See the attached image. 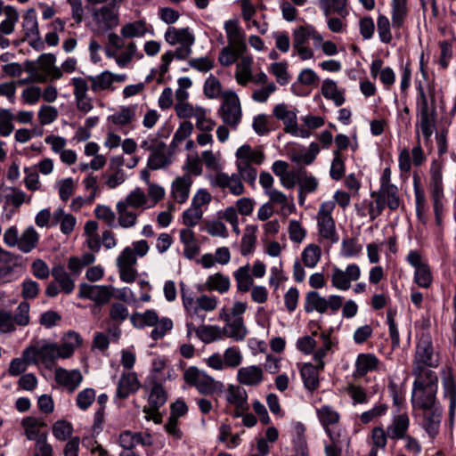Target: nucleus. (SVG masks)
<instances>
[{
  "instance_id": "obj_28",
  "label": "nucleus",
  "mask_w": 456,
  "mask_h": 456,
  "mask_svg": "<svg viewBox=\"0 0 456 456\" xmlns=\"http://www.w3.org/2000/svg\"><path fill=\"white\" fill-rule=\"evenodd\" d=\"M231 287L230 278L221 273L208 276L206 281L199 287L201 291H216L220 294L226 293Z\"/></svg>"
},
{
  "instance_id": "obj_24",
  "label": "nucleus",
  "mask_w": 456,
  "mask_h": 456,
  "mask_svg": "<svg viewBox=\"0 0 456 456\" xmlns=\"http://www.w3.org/2000/svg\"><path fill=\"white\" fill-rule=\"evenodd\" d=\"M120 34L126 39L142 38L147 34H151V26L145 19L129 21L121 27Z\"/></svg>"
},
{
  "instance_id": "obj_25",
  "label": "nucleus",
  "mask_w": 456,
  "mask_h": 456,
  "mask_svg": "<svg viewBox=\"0 0 456 456\" xmlns=\"http://www.w3.org/2000/svg\"><path fill=\"white\" fill-rule=\"evenodd\" d=\"M237 380L244 386L256 387L264 380V370L257 365L241 367L238 370Z\"/></svg>"
},
{
  "instance_id": "obj_51",
  "label": "nucleus",
  "mask_w": 456,
  "mask_h": 456,
  "mask_svg": "<svg viewBox=\"0 0 456 456\" xmlns=\"http://www.w3.org/2000/svg\"><path fill=\"white\" fill-rule=\"evenodd\" d=\"M347 2L348 0H319V6L326 17L331 12L346 17L348 14Z\"/></svg>"
},
{
  "instance_id": "obj_34",
  "label": "nucleus",
  "mask_w": 456,
  "mask_h": 456,
  "mask_svg": "<svg viewBox=\"0 0 456 456\" xmlns=\"http://www.w3.org/2000/svg\"><path fill=\"white\" fill-rule=\"evenodd\" d=\"M379 360L372 354H360L355 360L354 378H362L369 371L378 369Z\"/></svg>"
},
{
  "instance_id": "obj_60",
  "label": "nucleus",
  "mask_w": 456,
  "mask_h": 456,
  "mask_svg": "<svg viewBox=\"0 0 456 456\" xmlns=\"http://www.w3.org/2000/svg\"><path fill=\"white\" fill-rule=\"evenodd\" d=\"M172 162V158L166 154V150H160L150 154L147 167L151 170L167 168Z\"/></svg>"
},
{
  "instance_id": "obj_19",
  "label": "nucleus",
  "mask_w": 456,
  "mask_h": 456,
  "mask_svg": "<svg viewBox=\"0 0 456 456\" xmlns=\"http://www.w3.org/2000/svg\"><path fill=\"white\" fill-rule=\"evenodd\" d=\"M438 388L412 387L411 404L413 408L429 410L436 404V394Z\"/></svg>"
},
{
  "instance_id": "obj_57",
  "label": "nucleus",
  "mask_w": 456,
  "mask_h": 456,
  "mask_svg": "<svg viewBox=\"0 0 456 456\" xmlns=\"http://www.w3.org/2000/svg\"><path fill=\"white\" fill-rule=\"evenodd\" d=\"M318 370L317 364L314 366L312 363H305L301 369V377L308 390H315L319 386Z\"/></svg>"
},
{
  "instance_id": "obj_49",
  "label": "nucleus",
  "mask_w": 456,
  "mask_h": 456,
  "mask_svg": "<svg viewBox=\"0 0 456 456\" xmlns=\"http://www.w3.org/2000/svg\"><path fill=\"white\" fill-rule=\"evenodd\" d=\"M304 308L306 313L316 311L324 314L326 313V298L322 297L319 292L311 290L305 295Z\"/></svg>"
},
{
  "instance_id": "obj_26",
  "label": "nucleus",
  "mask_w": 456,
  "mask_h": 456,
  "mask_svg": "<svg viewBox=\"0 0 456 456\" xmlns=\"http://www.w3.org/2000/svg\"><path fill=\"white\" fill-rule=\"evenodd\" d=\"M412 387L438 388V376L432 368H412Z\"/></svg>"
},
{
  "instance_id": "obj_37",
  "label": "nucleus",
  "mask_w": 456,
  "mask_h": 456,
  "mask_svg": "<svg viewBox=\"0 0 456 456\" xmlns=\"http://www.w3.org/2000/svg\"><path fill=\"white\" fill-rule=\"evenodd\" d=\"M180 241L183 245V256L187 259L194 258L200 251L196 236L191 227H187L180 231Z\"/></svg>"
},
{
  "instance_id": "obj_58",
  "label": "nucleus",
  "mask_w": 456,
  "mask_h": 456,
  "mask_svg": "<svg viewBox=\"0 0 456 456\" xmlns=\"http://www.w3.org/2000/svg\"><path fill=\"white\" fill-rule=\"evenodd\" d=\"M159 320V316L154 310H146L143 313H134L130 316L132 324L139 329L145 326L152 327Z\"/></svg>"
},
{
  "instance_id": "obj_18",
  "label": "nucleus",
  "mask_w": 456,
  "mask_h": 456,
  "mask_svg": "<svg viewBox=\"0 0 456 456\" xmlns=\"http://www.w3.org/2000/svg\"><path fill=\"white\" fill-rule=\"evenodd\" d=\"M224 28L227 37V45L233 46L238 51L247 50L246 35L237 19L226 20L224 24Z\"/></svg>"
},
{
  "instance_id": "obj_59",
  "label": "nucleus",
  "mask_w": 456,
  "mask_h": 456,
  "mask_svg": "<svg viewBox=\"0 0 456 456\" xmlns=\"http://www.w3.org/2000/svg\"><path fill=\"white\" fill-rule=\"evenodd\" d=\"M413 188L415 197L416 213L419 219H421L427 212V201L424 190L420 187L419 176L413 175Z\"/></svg>"
},
{
  "instance_id": "obj_22",
  "label": "nucleus",
  "mask_w": 456,
  "mask_h": 456,
  "mask_svg": "<svg viewBox=\"0 0 456 456\" xmlns=\"http://www.w3.org/2000/svg\"><path fill=\"white\" fill-rule=\"evenodd\" d=\"M226 400L236 407L235 417H240L248 409L246 390L236 385H229L226 390Z\"/></svg>"
},
{
  "instance_id": "obj_3",
  "label": "nucleus",
  "mask_w": 456,
  "mask_h": 456,
  "mask_svg": "<svg viewBox=\"0 0 456 456\" xmlns=\"http://www.w3.org/2000/svg\"><path fill=\"white\" fill-rule=\"evenodd\" d=\"M334 208L335 202L331 200L324 201L320 205L315 217L320 240H326L330 244H336L339 240L336 223L332 217Z\"/></svg>"
},
{
  "instance_id": "obj_17",
  "label": "nucleus",
  "mask_w": 456,
  "mask_h": 456,
  "mask_svg": "<svg viewBox=\"0 0 456 456\" xmlns=\"http://www.w3.org/2000/svg\"><path fill=\"white\" fill-rule=\"evenodd\" d=\"M428 191L432 200H444L443 164L433 160L429 168Z\"/></svg>"
},
{
  "instance_id": "obj_13",
  "label": "nucleus",
  "mask_w": 456,
  "mask_h": 456,
  "mask_svg": "<svg viewBox=\"0 0 456 456\" xmlns=\"http://www.w3.org/2000/svg\"><path fill=\"white\" fill-rule=\"evenodd\" d=\"M407 261L415 269L414 282L421 288H429L433 281L431 270L428 265L422 261L420 254L416 250L410 251Z\"/></svg>"
},
{
  "instance_id": "obj_52",
  "label": "nucleus",
  "mask_w": 456,
  "mask_h": 456,
  "mask_svg": "<svg viewBox=\"0 0 456 456\" xmlns=\"http://www.w3.org/2000/svg\"><path fill=\"white\" fill-rule=\"evenodd\" d=\"M151 392L148 402L152 410H159L167 401V394L163 387L155 380L150 381Z\"/></svg>"
},
{
  "instance_id": "obj_35",
  "label": "nucleus",
  "mask_w": 456,
  "mask_h": 456,
  "mask_svg": "<svg viewBox=\"0 0 456 456\" xmlns=\"http://www.w3.org/2000/svg\"><path fill=\"white\" fill-rule=\"evenodd\" d=\"M442 386L444 397L449 399V414L453 418L456 409V383L450 371H443Z\"/></svg>"
},
{
  "instance_id": "obj_11",
  "label": "nucleus",
  "mask_w": 456,
  "mask_h": 456,
  "mask_svg": "<svg viewBox=\"0 0 456 456\" xmlns=\"http://www.w3.org/2000/svg\"><path fill=\"white\" fill-rule=\"evenodd\" d=\"M361 277V269L356 264H350L346 270L334 266L330 281L332 286L338 290H347L351 287V282L358 281Z\"/></svg>"
},
{
  "instance_id": "obj_21",
  "label": "nucleus",
  "mask_w": 456,
  "mask_h": 456,
  "mask_svg": "<svg viewBox=\"0 0 456 456\" xmlns=\"http://www.w3.org/2000/svg\"><path fill=\"white\" fill-rule=\"evenodd\" d=\"M193 180L190 174L176 177L171 183L170 196L179 204L185 203L190 196Z\"/></svg>"
},
{
  "instance_id": "obj_23",
  "label": "nucleus",
  "mask_w": 456,
  "mask_h": 456,
  "mask_svg": "<svg viewBox=\"0 0 456 456\" xmlns=\"http://www.w3.org/2000/svg\"><path fill=\"white\" fill-rule=\"evenodd\" d=\"M224 320L226 324L222 329L223 337L225 336L235 341H242L248 333L243 318L236 317L231 320L229 314H225Z\"/></svg>"
},
{
  "instance_id": "obj_62",
  "label": "nucleus",
  "mask_w": 456,
  "mask_h": 456,
  "mask_svg": "<svg viewBox=\"0 0 456 456\" xmlns=\"http://www.w3.org/2000/svg\"><path fill=\"white\" fill-rule=\"evenodd\" d=\"M20 424L24 429V434L28 440L37 441V437L42 435V433H40V428L44 426V423L37 418H23Z\"/></svg>"
},
{
  "instance_id": "obj_50",
  "label": "nucleus",
  "mask_w": 456,
  "mask_h": 456,
  "mask_svg": "<svg viewBox=\"0 0 456 456\" xmlns=\"http://www.w3.org/2000/svg\"><path fill=\"white\" fill-rule=\"evenodd\" d=\"M305 428L302 423L296 422L292 424V442L296 452L302 456H306L307 454V444L305 438Z\"/></svg>"
},
{
  "instance_id": "obj_42",
  "label": "nucleus",
  "mask_w": 456,
  "mask_h": 456,
  "mask_svg": "<svg viewBox=\"0 0 456 456\" xmlns=\"http://www.w3.org/2000/svg\"><path fill=\"white\" fill-rule=\"evenodd\" d=\"M52 276L54 281L60 286L61 291L70 294L75 289V279H73L62 265H56L52 269Z\"/></svg>"
},
{
  "instance_id": "obj_31",
  "label": "nucleus",
  "mask_w": 456,
  "mask_h": 456,
  "mask_svg": "<svg viewBox=\"0 0 456 456\" xmlns=\"http://www.w3.org/2000/svg\"><path fill=\"white\" fill-rule=\"evenodd\" d=\"M391 22L395 29L404 27L408 14V0H391Z\"/></svg>"
},
{
  "instance_id": "obj_39",
  "label": "nucleus",
  "mask_w": 456,
  "mask_h": 456,
  "mask_svg": "<svg viewBox=\"0 0 456 456\" xmlns=\"http://www.w3.org/2000/svg\"><path fill=\"white\" fill-rule=\"evenodd\" d=\"M370 195L371 197L379 195L390 210L397 209L402 203L398 188L395 185L379 187V191H372Z\"/></svg>"
},
{
  "instance_id": "obj_8",
  "label": "nucleus",
  "mask_w": 456,
  "mask_h": 456,
  "mask_svg": "<svg viewBox=\"0 0 456 456\" xmlns=\"http://www.w3.org/2000/svg\"><path fill=\"white\" fill-rule=\"evenodd\" d=\"M55 343L41 341L35 346H27L23 350V356L28 363L41 362L47 369H51L56 359Z\"/></svg>"
},
{
  "instance_id": "obj_48",
  "label": "nucleus",
  "mask_w": 456,
  "mask_h": 456,
  "mask_svg": "<svg viewBox=\"0 0 456 456\" xmlns=\"http://www.w3.org/2000/svg\"><path fill=\"white\" fill-rule=\"evenodd\" d=\"M322 95L333 101L336 106H341L346 102L344 93L338 90L337 83L331 79H325L322 86Z\"/></svg>"
},
{
  "instance_id": "obj_55",
  "label": "nucleus",
  "mask_w": 456,
  "mask_h": 456,
  "mask_svg": "<svg viewBox=\"0 0 456 456\" xmlns=\"http://www.w3.org/2000/svg\"><path fill=\"white\" fill-rule=\"evenodd\" d=\"M4 19L0 22V33L11 35L15 29V26L19 21V12L17 9L12 5L5 6Z\"/></svg>"
},
{
  "instance_id": "obj_45",
  "label": "nucleus",
  "mask_w": 456,
  "mask_h": 456,
  "mask_svg": "<svg viewBox=\"0 0 456 456\" xmlns=\"http://www.w3.org/2000/svg\"><path fill=\"white\" fill-rule=\"evenodd\" d=\"M119 202L134 209H147L151 208V206H149V199L146 193L142 189L138 187L131 191L126 198L119 200Z\"/></svg>"
},
{
  "instance_id": "obj_2",
  "label": "nucleus",
  "mask_w": 456,
  "mask_h": 456,
  "mask_svg": "<svg viewBox=\"0 0 456 456\" xmlns=\"http://www.w3.org/2000/svg\"><path fill=\"white\" fill-rule=\"evenodd\" d=\"M184 381L204 395H220L224 391V384L216 380L206 371L195 366L187 368L183 372Z\"/></svg>"
},
{
  "instance_id": "obj_61",
  "label": "nucleus",
  "mask_w": 456,
  "mask_h": 456,
  "mask_svg": "<svg viewBox=\"0 0 456 456\" xmlns=\"http://www.w3.org/2000/svg\"><path fill=\"white\" fill-rule=\"evenodd\" d=\"M195 332L198 338L206 344L223 338L222 329L218 326L201 325L195 329Z\"/></svg>"
},
{
  "instance_id": "obj_7",
  "label": "nucleus",
  "mask_w": 456,
  "mask_h": 456,
  "mask_svg": "<svg viewBox=\"0 0 456 456\" xmlns=\"http://www.w3.org/2000/svg\"><path fill=\"white\" fill-rule=\"evenodd\" d=\"M90 16L92 30L97 34L106 33L119 24V12L108 4L92 8Z\"/></svg>"
},
{
  "instance_id": "obj_4",
  "label": "nucleus",
  "mask_w": 456,
  "mask_h": 456,
  "mask_svg": "<svg viewBox=\"0 0 456 456\" xmlns=\"http://www.w3.org/2000/svg\"><path fill=\"white\" fill-rule=\"evenodd\" d=\"M438 365L439 356L435 351L431 335L422 333L416 345L412 368H436Z\"/></svg>"
},
{
  "instance_id": "obj_20",
  "label": "nucleus",
  "mask_w": 456,
  "mask_h": 456,
  "mask_svg": "<svg viewBox=\"0 0 456 456\" xmlns=\"http://www.w3.org/2000/svg\"><path fill=\"white\" fill-rule=\"evenodd\" d=\"M83 343L81 336L73 330L67 332L61 340L60 345L55 343V354L56 359H67L69 358L74 351L78 348Z\"/></svg>"
},
{
  "instance_id": "obj_12",
  "label": "nucleus",
  "mask_w": 456,
  "mask_h": 456,
  "mask_svg": "<svg viewBox=\"0 0 456 456\" xmlns=\"http://www.w3.org/2000/svg\"><path fill=\"white\" fill-rule=\"evenodd\" d=\"M426 160H427V157L424 153L423 149L421 148L420 137H419V130H417L416 145L412 148L411 151L410 152L407 149H403L399 153V156H398L399 169L403 173H407L411 168V163L416 167H419L423 163H425Z\"/></svg>"
},
{
  "instance_id": "obj_63",
  "label": "nucleus",
  "mask_w": 456,
  "mask_h": 456,
  "mask_svg": "<svg viewBox=\"0 0 456 456\" xmlns=\"http://www.w3.org/2000/svg\"><path fill=\"white\" fill-rule=\"evenodd\" d=\"M317 417L322 426L326 430L330 426L337 424L339 420V414L331 406L324 405L316 411Z\"/></svg>"
},
{
  "instance_id": "obj_38",
  "label": "nucleus",
  "mask_w": 456,
  "mask_h": 456,
  "mask_svg": "<svg viewBox=\"0 0 456 456\" xmlns=\"http://www.w3.org/2000/svg\"><path fill=\"white\" fill-rule=\"evenodd\" d=\"M140 387L139 380L134 372L123 374L118 383L117 396L120 399L126 398Z\"/></svg>"
},
{
  "instance_id": "obj_14",
  "label": "nucleus",
  "mask_w": 456,
  "mask_h": 456,
  "mask_svg": "<svg viewBox=\"0 0 456 456\" xmlns=\"http://www.w3.org/2000/svg\"><path fill=\"white\" fill-rule=\"evenodd\" d=\"M78 297L94 301L101 306L107 304L113 296V289L106 285H91L81 283L78 288Z\"/></svg>"
},
{
  "instance_id": "obj_47",
  "label": "nucleus",
  "mask_w": 456,
  "mask_h": 456,
  "mask_svg": "<svg viewBox=\"0 0 456 456\" xmlns=\"http://www.w3.org/2000/svg\"><path fill=\"white\" fill-rule=\"evenodd\" d=\"M320 338L322 339V346L314 353V360L322 370L325 365V358L332 352L334 343L331 340L330 334L327 332H322Z\"/></svg>"
},
{
  "instance_id": "obj_46",
  "label": "nucleus",
  "mask_w": 456,
  "mask_h": 456,
  "mask_svg": "<svg viewBox=\"0 0 456 456\" xmlns=\"http://www.w3.org/2000/svg\"><path fill=\"white\" fill-rule=\"evenodd\" d=\"M319 152L318 143L311 142L308 149L294 151L290 155V159L297 164L311 165Z\"/></svg>"
},
{
  "instance_id": "obj_30",
  "label": "nucleus",
  "mask_w": 456,
  "mask_h": 456,
  "mask_svg": "<svg viewBox=\"0 0 456 456\" xmlns=\"http://www.w3.org/2000/svg\"><path fill=\"white\" fill-rule=\"evenodd\" d=\"M370 76L373 78L379 77L380 82L389 88L395 82V73L390 67H383V61L381 59H375L372 61L370 67Z\"/></svg>"
},
{
  "instance_id": "obj_64",
  "label": "nucleus",
  "mask_w": 456,
  "mask_h": 456,
  "mask_svg": "<svg viewBox=\"0 0 456 456\" xmlns=\"http://www.w3.org/2000/svg\"><path fill=\"white\" fill-rule=\"evenodd\" d=\"M362 251V246L356 238L343 239L340 248V256L345 258L357 257Z\"/></svg>"
},
{
  "instance_id": "obj_10",
  "label": "nucleus",
  "mask_w": 456,
  "mask_h": 456,
  "mask_svg": "<svg viewBox=\"0 0 456 456\" xmlns=\"http://www.w3.org/2000/svg\"><path fill=\"white\" fill-rule=\"evenodd\" d=\"M223 122L233 129H237L241 121L242 110L240 99L233 91L224 94V101L219 110Z\"/></svg>"
},
{
  "instance_id": "obj_32",
  "label": "nucleus",
  "mask_w": 456,
  "mask_h": 456,
  "mask_svg": "<svg viewBox=\"0 0 456 456\" xmlns=\"http://www.w3.org/2000/svg\"><path fill=\"white\" fill-rule=\"evenodd\" d=\"M117 52L116 50L111 51L110 49H106L105 53L108 58L115 59L116 63L120 68L126 67L134 57L139 59L142 58V54H137V45L133 41L128 42L126 45V50L119 54H117Z\"/></svg>"
},
{
  "instance_id": "obj_29",
  "label": "nucleus",
  "mask_w": 456,
  "mask_h": 456,
  "mask_svg": "<svg viewBox=\"0 0 456 456\" xmlns=\"http://www.w3.org/2000/svg\"><path fill=\"white\" fill-rule=\"evenodd\" d=\"M410 419L406 413H400L393 418L387 428V434L391 440H400L406 436L409 429Z\"/></svg>"
},
{
  "instance_id": "obj_54",
  "label": "nucleus",
  "mask_w": 456,
  "mask_h": 456,
  "mask_svg": "<svg viewBox=\"0 0 456 456\" xmlns=\"http://www.w3.org/2000/svg\"><path fill=\"white\" fill-rule=\"evenodd\" d=\"M322 257V249L320 246L311 243L308 244L301 253L303 265L307 268H314Z\"/></svg>"
},
{
  "instance_id": "obj_43",
  "label": "nucleus",
  "mask_w": 456,
  "mask_h": 456,
  "mask_svg": "<svg viewBox=\"0 0 456 456\" xmlns=\"http://www.w3.org/2000/svg\"><path fill=\"white\" fill-rule=\"evenodd\" d=\"M87 79L91 84L92 92L95 94L110 89L115 82L114 74L109 70H104L96 76H87Z\"/></svg>"
},
{
  "instance_id": "obj_5",
  "label": "nucleus",
  "mask_w": 456,
  "mask_h": 456,
  "mask_svg": "<svg viewBox=\"0 0 456 456\" xmlns=\"http://www.w3.org/2000/svg\"><path fill=\"white\" fill-rule=\"evenodd\" d=\"M164 38L170 45H179L175 49L177 60H185L191 55L195 37L189 28L168 27L164 34Z\"/></svg>"
},
{
  "instance_id": "obj_33",
  "label": "nucleus",
  "mask_w": 456,
  "mask_h": 456,
  "mask_svg": "<svg viewBox=\"0 0 456 456\" xmlns=\"http://www.w3.org/2000/svg\"><path fill=\"white\" fill-rule=\"evenodd\" d=\"M55 62L56 57L53 53H43L38 57V69L45 73L43 75L45 76V79L49 77L52 80H57L62 77V71Z\"/></svg>"
},
{
  "instance_id": "obj_6",
  "label": "nucleus",
  "mask_w": 456,
  "mask_h": 456,
  "mask_svg": "<svg viewBox=\"0 0 456 456\" xmlns=\"http://www.w3.org/2000/svg\"><path fill=\"white\" fill-rule=\"evenodd\" d=\"M184 284L181 283L182 300L184 309L191 318L198 319L203 322L205 315L202 312H212L218 305V300L216 297L208 295H201L197 298L188 296L183 289Z\"/></svg>"
},
{
  "instance_id": "obj_53",
  "label": "nucleus",
  "mask_w": 456,
  "mask_h": 456,
  "mask_svg": "<svg viewBox=\"0 0 456 456\" xmlns=\"http://www.w3.org/2000/svg\"><path fill=\"white\" fill-rule=\"evenodd\" d=\"M250 265L248 264L240 266L233 273L237 289L241 292H247L252 287L254 281L249 273Z\"/></svg>"
},
{
  "instance_id": "obj_16",
  "label": "nucleus",
  "mask_w": 456,
  "mask_h": 456,
  "mask_svg": "<svg viewBox=\"0 0 456 456\" xmlns=\"http://www.w3.org/2000/svg\"><path fill=\"white\" fill-rule=\"evenodd\" d=\"M56 383L65 388L69 393L75 392L83 382V375L77 369L68 370L57 367L54 370Z\"/></svg>"
},
{
  "instance_id": "obj_40",
  "label": "nucleus",
  "mask_w": 456,
  "mask_h": 456,
  "mask_svg": "<svg viewBox=\"0 0 456 456\" xmlns=\"http://www.w3.org/2000/svg\"><path fill=\"white\" fill-rule=\"evenodd\" d=\"M116 211L118 215V224L120 227L129 229L136 225L138 214L135 209L118 201L116 204Z\"/></svg>"
},
{
  "instance_id": "obj_1",
  "label": "nucleus",
  "mask_w": 456,
  "mask_h": 456,
  "mask_svg": "<svg viewBox=\"0 0 456 456\" xmlns=\"http://www.w3.org/2000/svg\"><path fill=\"white\" fill-rule=\"evenodd\" d=\"M420 72L423 82H416V126L419 128L426 144L436 127V98L441 94L434 79H429L420 59Z\"/></svg>"
},
{
  "instance_id": "obj_15",
  "label": "nucleus",
  "mask_w": 456,
  "mask_h": 456,
  "mask_svg": "<svg viewBox=\"0 0 456 456\" xmlns=\"http://www.w3.org/2000/svg\"><path fill=\"white\" fill-rule=\"evenodd\" d=\"M239 175L218 171L213 177L211 184L222 190H228L233 196H240L245 192V187Z\"/></svg>"
},
{
  "instance_id": "obj_36",
  "label": "nucleus",
  "mask_w": 456,
  "mask_h": 456,
  "mask_svg": "<svg viewBox=\"0 0 456 456\" xmlns=\"http://www.w3.org/2000/svg\"><path fill=\"white\" fill-rule=\"evenodd\" d=\"M236 161H243L248 165H261L265 160V154L260 150L251 148L248 144H244L237 149L235 152Z\"/></svg>"
},
{
  "instance_id": "obj_56",
  "label": "nucleus",
  "mask_w": 456,
  "mask_h": 456,
  "mask_svg": "<svg viewBox=\"0 0 456 456\" xmlns=\"http://www.w3.org/2000/svg\"><path fill=\"white\" fill-rule=\"evenodd\" d=\"M256 231L257 227L256 225L250 224L246 226L240 242V253L242 256H246L253 252L256 242Z\"/></svg>"
},
{
  "instance_id": "obj_41",
  "label": "nucleus",
  "mask_w": 456,
  "mask_h": 456,
  "mask_svg": "<svg viewBox=\"0 0 456 456\" xmlns=\"http://www.w3.org/2000/svg\"><path fill=\"white\" fill-rule=\"evenodd\" d=\"M252 64L253 59L248 55H243L236 64L235 79L239 85L245 86L252 80Z\"/></svg>"
},
{
  "instance_id": "obj_27",
  "label": "nucleus",
  "mask_w": 456,
  "mask_h": 456,
  "mask_svg": "<svg viewBox=\"0 0 456 456\" xmlns=\"http://www.w3.org/2000/svg\"><path fill=\"white\" fill-rule=\"evenodd\" d=\"M424 411L425 412L422 423L423 428L428 433L429 437L435 438L439 433L443 415V409L438 405L429 410Z\"/></svg>"
},
{
  "instance_id": "obj_44",
  "label": "nucleus",
  "mask_w": 456,
  "mask_h": 456,
  "mask_svg": "<svg viewBox=\"0 0 456 456\" xmlns=\"http://www.w3.org/2000/svg\"><path fill=\"white\" fill-rule=\"evenodd\" d=\"M40 235L33 226L27 227L20 235L18 248L25 254L34 250L39 242Z\"/></svg>"
},
{
  "instance_id": "obj_9",
  "label": "nucleus",
  "mask_w": 456,
  "mask_h": 456,
  "mask_svg": "<svg viewBox=\"0 0 456 456\" xmlns=\"http://www.w3.org/2000/svg\"><path fill=\"white\" fill-rule=\"evenodd\" d=\"M273 114L278 120L282 121L286 133L302 138L309 137L310 133L306 129L298 126L297 110L296 108H291L285 103H279L274 106Z\"/></svg>"
}]
</instances>
